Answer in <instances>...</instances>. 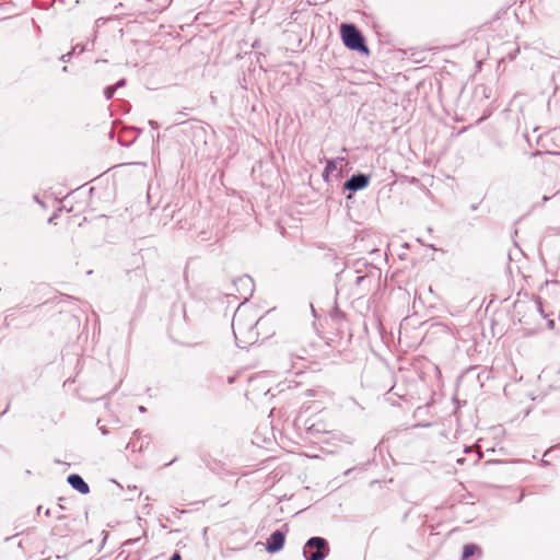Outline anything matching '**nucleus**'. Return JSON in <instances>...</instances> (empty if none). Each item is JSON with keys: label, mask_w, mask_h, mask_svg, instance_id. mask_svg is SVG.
Listing matches in <instances>:
<instances>
[{"label": "nucleus", "mask_w": 560, "mask_h": 560, "mask_svg": "<svg viewBox=\"0 0 560 560\" xmlns=\"http://www.w3.org/2000/svg\"><path fill=\"white\" fill-rule=\"evenodd\" d=\"M261 324V318H256L254 315L245 312L237 311L232 319V329L240 348H247L255 345L259 339L258 327Z\"/></svg>", "instance_id": "obj_1"}, {"label": "nucleus", "mask_w": 560, "mask_h": 560, "mask_svg": "<svg viewBox=\"0 0 560 560\" xmlns=\"http://www.w3.org/2000/svg\"><path fill=\"white\" fill-rule=\"evenodd\" d=\"M314 363V355L306 349H295L294 346L291 345L287 357L283 359L282 368L288 372L299 375Z\"/></svg>", "instance_id": "obj_2"}, {"label": "nucleus", "mask_w": 560, "mask_h": 560, "mask_svg": "<svg viewBox=\"0 0 560 560\" xmlns=\"http://www.w3.org/2000/svg\"><path fill=\"white\" fill-rule=\"evenodd\" d=\"M544 174L557 195L560 191V154L548 153L542 156Z\"/></svg>", "instance_id": "obj_3"}, {"label": "nucleus", "mask_w": 560, "mask_h": 560, "mask_svg": "<svg viewBox=\"0 0 560 560\" xmlns=\"http://www.w3.org/2000/svg\"><path fill=\"white\" fill-rule=\"evenodd\" d=\"M328 553V542L322 537L310 538L303 548V555L306 560H324Z\"/></svg>", "instance_id": "obj_4"}, {"label": "nucleus", "mask_w": 560, "mask_h": 560, "mask_svg": "<svg viewBox=\"0 0 560 560\" xmlns=\"http://www.w3.org/2000/svg\"><path fill=\"white\" fill-rule=\"evenodd\" d=\"M289 532L288 524L282 526V529L273 532L266 541V550L270 553L280 551L283 548L285 541V535Z\"/></svg>", "instance_id": "obj_5"}, {"label": "nucleus", "mask_w": 560, "mask_h": 560, "mask_svg": "<svg viewBox=\"0 0 560 560\" xmlns=\"http://www.w3.org/2000/svg\"><path fill=\"white\" fill-rule=\"evenodd\" d=\"M347 166L345 159L329 161L324 170L323 176L325 180L339 179L342 177V168Z\"/></svg>", "instance_id": "obj_6"}, {"label": "nucleus", "mask_w": 560, "mask_h": 560, "mask_svg": "<svg viewBox=\"0 0 560 560\" xmlns=\"http://www.w3.org/2000/svg\"><path fill=\"white\" fill-rule=\"evenodd\" d=\"M352 50H358L365 56L370 55V50L365 45L362 34L352 25Z\"/></svg>", "instance_id": "obj_7"}, {"label": "nucleus", "mask_w": 560, "mask_h": 560, "mask_svg": "<svg viewBox=\"0 0 560 560\" xmlns=\"http://www.w3.org/2000/svg\"><path fill=\"white\" fill-rule=\"evenodd\" d=\"M68 483L82 494H86L90 491L89 485L78 474H71L68 476Z\"/></svg>", "instance_id": "obj_8"}, {"label": "nucleus", "mask_w": 560, "mask_h": 560, "mask_svg": "<svg viewBox=\"0 0 560 560\" xmlns=\"http://www.w3.org/2000/svg\"><path fill=\"white\" fill-rule=\"evenodd\" d=\"M234 285L235 287L242 285L245 289L243 293L240 292L238 289H237V292L240 293V299L247 301L248 296H250L252 292H253L254 284H253L252 279L248 276L241 277L234 282Z\"/></svg>", "instance_id": "obj_9"}, {"label": "nucleus", "mask_w": 560, "mask_h": 560, "mask_svg": "<svg viewBox=\"0 0 560 560\" xmlns=\"http://www.w3.org/2000/svg\"><path fill=\"white\" fill-rule=\"evenodd\" d=\"M370 177L368 175L358 174L352 176V191L362 189L368 186Z\"/></svg>", "instance_id": "obj_10"}, {"label": "nucleus", "mask_w": 560, "mask_h": 560, "mask_svg": "<svg viewBox=\"0 0 560 560\" xmlns=\"http://www.w3.org/2000/svg\"><path fill=\"white\" fill-rule=\"evenodd\" d=\"M341 39L347 48H350V24H341Z\"/></svg>", "instance_id": "obj_11"}, {"label": "nucleus", "mask_w": 560, "mask_h": 560, "mask_svg": "<svg viewBox=\"0 0 560 560\" xmlns=\"http://www.w3.org/2000/svg\"><path fill=\"white\" fill-rule=\"evenodd\" d=\"M479 548L476 545H466L464 547L463 551V560H467L469 557L474 556L475 553L479 552Z\"/></svg>", "instance_id": "obj_12"}, {"label": "nucleus", "mask_w": 560, "mask_h": 560, "mask_svg": "<svg viewBox=\"0 0 560 560\" xmlns=\"http://www.w3.org/2000/svg\"><path fill=\"white\" fill-rule=\"evenodd\" d=\"M115 88L113 85H108L104 89V96L106 100H112L115 93Z\"/></svg>", "instance_id": "obj_13"}, {"label": "nucleus", "mask_w": 560, "mask_h": 560, "mask_svg": "<svg viewBox=\"0 0 560 560\" xmlns=\"http://www.w3.org/2000/svg\"><path fill=\"white\" fill-rule=\"evenodd\" d=\"M374 250H375V244L374 243H372L371 245H369L366 247H361L360 248L361 253H364V252L373 253Z\"/></svg>", "instance_id": "obj_14"}, {"label": "nucleus", "mask_w": 560, "mask_h": 560, "mask_svg": "<svg viewBox=\"0 0 560 560\" xmlns=\"http://www.w3.org/2000/svg\"><path fill=\"white\" fill-rule=\"evenodd\" d=\"M126 84V79H121L119 80L116 84H114L113 86L115 88V90L124 86Z\"/></svg>", "instance_id": "obj_15"}, {"label": "nucleus", "mask_w": 560, "mask_h": 560, "mask_svg": "<svg viewBox=\"0 0 560 560\" xmlns=\"http://www.w3.org/2000/svg\"><path fill=\"white\" fill-rule=\"evenodd\" d=\"M343 190H350V178L346 179L342 184Z\"/></svg>", "instance_id": "obj_16"}, {"label": "nucleus", "mask_w": 560, "mask_h": 560, "mask_svg": "<svg viewBox=\"0 0 560 560\" xmlns=\"http://www.w3.org/2000/svg\"><path fill=\"white\" fill-rule=\"evenodd\" d=\"M71 56H72L71 52L65 54V55L61 56V60L65 61V62L69 61Z\"/></svg>", "instance_id": "obj_17"}, {"label": "nucleus", "mask_w": 560, "mask_h": 560, "mask_svg": "<svg viewBox=\"0 0 560 560\" xmlns=\"http://www.w3.org/2000/svg\"><path fill=\"white\" fill-rule=\"evenodd\" d=\"M170 560H182V557L178 552L173 553Z\"/></svg>", "instance_id": "obj_18"}, {"label": "nucleus", "mask_w": 560, "mask_h": 560, "mask_svg": "<svg viewBox=\"0 0 560 560\" xmlns=\"http://www.w3.org/2000/svg\"><path fill=\"white\" fill-rule=\"evenodd\" d=\"M305 394H306L307 396H315V395H316V392H315V389H307V390L305 392Z\"/></svg>", "instance_id": "obj_19"}, {"label": "nucleus", "mask_w": 560, "mask_h": 560, "mask_svg": "<svg viewBox=\"0 0 560 560\" xmlns=\"http://www.w3.org/2000/svg\"><path fill=\"white\" fill-rule=\"evenodd\" d=\"M548 326L550 329H552L555 327V322L551 319L548 322Z\"/></svg>", "instance_id": "obj_20"}, {"label": "nucleus", "mask_w": 560, "mask_h": 560, "mask_svg": "<svg viewBox=\"0 0 560 560\" xmlns=\"http://www.w3.org/2000/svg\"><path fill=\"white\" fill-rule=\"evenodd\" d=\"M43 513L46 515V516H50V510L47 509V510H43Z\"/></svg>", "instance_id": "obj_21"}, {"label": "nucleus", "mask_w": 560, "mask_h": 560, "mask_svg": "<svg viewBox=\"0 0 560 560\" xmlns=\"http://www.w3.org/2000/svg\"><path fill=\"white\" fill-rule=\"evenodd\" d=\"M43 513L46 515V516H50V510L47 509V510H43Z\"/></svg>", "instance_id": "obj_22"}, {"label": "nucleus", "mask_w": 560, "mask_h": 560, "mask_svg": "<svg viewBox=\"0 0 560 560\" xmlns=\"http://www.w3.org/2000/svg\"><path fill=\"white\" fill-rule=\"evenodd\" d=\"M362 241H363V238H360V242H362ZM354 243H355V246H357V247H360V246L358 245V243H359V237H358V236L354 238Z\"/></svg>", "instance_id": "obj_23"}, {"label": "nucleus", "mask_w": 560, "mask_h": 560, "mask_svg": "<svg viewBox=\"0 0 560 560\" xmlns=\"http://www.w3.org/2000/svg\"><path fill=\"white\" fill-rule=\"evenodd\" d=\"M42 508H43L42 505H39V506L37 508V513H38V514L40 513Z\"/></svg>", "instance_id": "obj_24"}, {"label": "nucleus", "mask_w": 560, "mask_h": 560, "mask_svg": "<svg viewBox=\"0 0 560 560\" xmlns=\"http://www.w3.org/2000/svg\"><path fill=\"white\" fill-rule=\"evenodd\" d=\"M363 279H364V277H359V278H358V282H360V281H361V280H363Z\"/></svg>", "instance_id": "obj_25"}, {"label": "nucleus", "mask_w": 560, "mask_h": 560, "mask_svg": "<svg viewBox=\"0 0 560 560\" xmlns=\"http://www.w3.org/2000/svg\"><path fill=\"white\" fill-rule=\"evenodd\" d=\"M547 200H549V197L545 196L544 201H547Z\"/></svg>", "instance_id": "obj_26"}, {"label": "nucleus", "mask_w": 560, "mask_h": 560, "mask_svg": "<svg viewBox=\"0 0 560 560\" xmlns=\"http://www.w3.org/2000/svg\"><path fill=\"white\" fill-rule=\"evenodd\" d=\"M558 372H560V368L558 369Z\"/></svg>", "instance_id": "obj_27"}]
</instances>
